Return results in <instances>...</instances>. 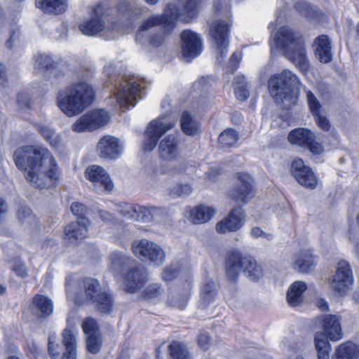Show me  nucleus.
Returning <instances> with one entry per match:
<instances>
[{"label":"nucleus","instance_id":"1","mask_svg":"<svg viewBox=\"0 0 359 359\" xmlns=\"http://www.w3.org/2000/svg\"><path fill=\"white\" fill-rule=\"evenodd\" d=\"M13 160L32 187L50 189L58 184L60 168L48 149L34 146L21 147L15 151Z\"/></svg>","mask_w":359,"mask_h":359},{"label":"nucleus","instance_id":"2","mask_svg":"<svg viewBox=\"0 0 359 359\" xmlns=\"http://www.w3.org/2000/svg\"><path fill=\"white\" fill-rule=\"evenodd\" d=\"M201 0H180L179 8L168 4L163 15H153L144 20L138 29L136 39L141 41L145 32L150 29L161 26L158 34L150 36L149 42L155 46H161L165 38L175 27L177 18L189 22L198 15V8Z\"/></svg>","mask_w":359,"mask_h":359},{"label":"nucleus","instance_id":"3","mask_svg":"<svg viewBox=\"0 0 359 359\" xmlns=\"http://www.w3.org/2000/svg\"><path fill=\"white\" fill-rule=\"evenodd\" d=\"M271 49L280 48L285 57L294 63L304 74L310 69L305 42L302 35L288 27H282L273 36Z\"/></svg>","mask_w":359,"mask_h":359},{"label":"nucleus","instance_id":"4","mask_svg":"<svg viewBox=\"0 0 359 359\" xmlns=\"http://www.w3.org/2000/svg\"><path fill=\"white\" fill-rule=\"evenodd\" d=\"M57 100L60 110L71 117L80 114L93 103L95 91L89 83L79 81L60 90Z\"/></svg>","mask_w":359,"mask_h":359},{"label":"nucleus","instance_id":"5","mask_svg":"<svg viewBox=\"0 0 359 359\" xmlns=\"http://www.w3.org/2000/svg\"><path fill=\"white\" fill-rule=\"evenodd\" d=\"M299 86L298 77L288 69H284L280 73L272 75L268 81L270 95L277 103L286 109L296 104Z\"/></svg>","mask_w":359,"mask_h":359},{"label":"nucleus","instance_id":"6","mask_svg":"<svg viewBox=\"0 0 359 359\" xmlns=\"http://www.w3.org/2000/svg\"><path fill=\"white\" fill-rule=\"evenodd\" d=\"M227 278L236 281L243 272L251 280H258L264 276L262 267L251 256L243 255L239 250H231L225 259Z\"/></svg>","mask_w":359,"mask_h":359},{"label":"nucleus","instance_id":"7","mask_svg":"<svg viewBox=\"0 0 359 359\" xmlns=\"http://www.w3.org/2000/svg\"><path fill=\"white\" fill-rule=\"evenodd\" d=\"M65 284L67 298L79 305L93 303L103 293L99 282L94 278L76 280L69 276Z\"/></svg>","mask_w":359,"mask_h":359},{"label":"nucleus","instance_id":"8","mask_svg":"<svg viewBox=\"0 0 359 359\" xmlns=\"http://www.w3.org/2000/svg\"><path fill=\"white\" fill-rule=\"evenodd\" d=\"M159 158L172 163L165 170V172L175 175L182 174L187 170V163L180 161L181 152L180 140L175 134L165 136L158 145Z\"/></svg>","mask_w":359,"mask_h":359},{"label":"nucleus","instance_id":"9","mask_svg":"<svg viewBox=\"0 0 359 359\" xmlns=\"http://www.w3.org/2000/svg\"><path fill=\"white\" fill-rule=\"evenodd\" d=\"M105 15H108V13L104 7L101 4L97 5L93 9L91 18L79 25L80 32L89 36H94L102 33V35L107 39L116 37L120 32L118 25L116 22H109L105 25L102 20V16Z\"/></svg>","mask_w":359,"mask_h":359},{"label":"nucleus","instance_id":"10","mask_svg":"<svg viewBox=\"0 0 359 359\" xmlns=\"http://www.w3.org/2000/svg\"><path fill=\"white\" fill-rule=\"evenodd\" d=\"M132 250L142 262L156 266L163 265L165 261L164 249L156 243L147 239L135 241L132 244Z\"/></svg>","mask_w":359,"mask_h":359},{"label":"nucleus","instance_id":"11","mask_svg":"<svg viewBox=\"0 0 359 359\" xmlns=\"http://www.w3.org/2000/svg\"><path fill=\"white\" fill-rule=\"evenodd\" d=\"M144 81L136 79H122L116 87L114 94L116 103L121 107L135 106L138 98H141Z\"/></svg>","mask_w":359,"mask_h":359},{"label":"nucleus","instance_id":"12","mask_svg":"<svg viewBox=\"0 0 359 359\" xmlns=\"http://www.w3.org/2000/svg\"><path fill=\"white\" fill-rule=\"evenodd\" d=\"M230 27V22L222 20H215L210 26V35L219 62H222L228 53Z\"/></svg>","mask_w":359,"mask_h":359},{"label":"nucleus","instance_id":"13","mask_svg":"<svg viewBox=\"0 0 359 359\" xmlns=\"http://www.w3.org/2000/svg\"><path fill=\"white\" fill-rule=\"evenodd\" d=\"M62 343L65 350L62 353V348L56 344V336L48 337V351L52 359H76V339L72 328L67 327L62 333Z\"/></svg>","mask_w":359,"mask_h":359},{"label":"nucleus","instance_id":"14","mask_svg":"<svg viewBox=\"0 0 359 359\" xmlns=\"http://www.w3.org/2000/svg\"><path fill=\"white\" fill-rule=\"evenodd\" d=\"M109 114L104 109L90 110L82 115L72 126L75 133L93 131L105 126L110 121Z\"/></svg>","mask_w":359,"mask_h":359},{"label":"nucleus","instance_id":"15","mask_svg":"<svg viewBox=\"0 0 359 359\" xmlns=\"http://www.w3.org/2000/svg\"><path fill=\"white\" fill-rule=\"evenodd\" d=\"M254 180L246 172H239L236 175V182L229 191V197L231 200L247 204L255 196Z\"/></svg>","mask_w":359,"mask_h":359},{"label":"nucleus","instance_id":"16","mask_svg":"<svg viewBox=\"0 0 359 359\" xmlns=\"http://www.w3.org/2000/svg\"><path fill=\"white\" fill-rule=\"evenodd\" d=\"M148 280L145 267L135 262L124 273L123 288L129 293H135Z\"/></svg>","mask_w":359,"mask_h":359},{"label":"nucleus","instance_id":"17","mask_svg":"<svg viewBox=\"0 0 359 359\" xmlns=\"http://www.w3.org/2000/svg\"><path fill=\"white\" fill-rule=\"evenodd\" d=\"M353 282V277L350 265L345 261L339 262L330 283L331 289L344 296L351 289Z\"/></svg>","mask_w":359,"mask_h":359},{"label":"nucleus","instance_id":"18","mask_svg":"<svg viewBox=\"0 0 359 359\" xmlns=\"http://www.w3.org/2000/svg\"><path fill=\"white\" fill-rule=\"evenodd\" d=\"M86 177L93 183L94 189L99 191L111 192L114 187L109 175L101 166L93 165L85 170Z\"/></svg>","mask_w":359,"mask_h":359},{"label":"nucleus","instance_id":"19","mask_svg":"<svg viewBox=\"0 0 359 359\" xmlns=\"http://www.w3.org/2000/svg\"><path fill=\"white\" fill-rule=\"evenodd\" d=\"M322 331L330 341H337L343 338L341 317L338 315L325 314L317 318Z\"/></svg>","mask_w":359,"mask_h":359},{"label":"nucleus","instance_id":"20","mask_svg":"<svg viewBox=\"0 0 359 359\" xmlns=\"http://www.w3.org/2000/svg\"><path fill=\"white\" fill-rule=\"evenodd\" d=\"M182 55L187 61L198 56L202 52L203 44L199 36L190 29L184 30L181 35Z\"/></svg>","mask_w":359,"mask_h":359},{"label":"nucleus","instance_id":"21","mask_svg":"<svg viewBox=\"0 0 359 359\" xmlns=\"http://www.w3.org/2000/svg\"><path fill=\"white\" fill-rule=\"evenodd\" d=\"M291 172L297 182L305 188L313 189L316 187L318 180L316 175L302 159L297 158L292 161Z\"/></svg>","mask_w":359,"mask_h":359},{"label":"nucleus","instance_id":"22","mask_svg":"<svg viewBox=\"0 0 359 359\" xmlns=\"http://www.w3.org/2000/svg\"><path fill=\"white\" fill-rule=\"evenodd\" d=\"M246 217L247 215L241 208H233L226 217L217 223L216 231L219 233L236 232L243 227Z\"/></svg>","mask_w":359,"mask_h":359},{"label":"nucleus","instance_id":"23","mask_svg":"<svg viewBox=\"0 0 359 359\" xmlns=\"http://www.w3.org/2000/svg\"><path fill=\"white\" fill-rule=\"evenodd\" d=\"M97 151L100 157L113 159L120 156L122 147L116 137L107 135L100 139L97 144Z\"/></svg>","mask_w":359,"mask_h":359},{"label":"nucleus","instance_id":"24","mask_svg":"<svg viewBox=\"0 0 359 359\" xmlns=\"http://www.w3.org/2000/svg\"><path fill=\"white\" fill-rule=\"evenodd\" d=\"M90 224L87 218L69 223L65 229L64 239L72 244L79 243L86 237Z\"/></svg>","mask_w":359,"mask_h":359},{"label":"nucleus","instance_id":"25","mask_svg":"<svg viewBox=\"0 0 359 359\" xmlns=\"http://www.w3.org/2000/svg\"><path fill=\"white\" fill-rule=\"evenodd\" d=\"M176 124V119L172 116H161L151 121L146 130V136L159 140L167 131L171 130Z\"/></svg>","mask_w":359,"mask_h":359},{"label":"nucleus","instance_id":"26","mask_svg":"<svg viewBox=\"0 0 359 359\" xmlns=\"http://www.w3.org/2000/svg\"><path fill=\"white\" fill-rule=\"evenodd\" d=\"M316 266L314 257L309 250H301L296 252L292 259V267L297 272L309 273Z\"/></svg>","mask_w":359,"mask_h":359},{"label":"nucleus","instance_id":"27","mask_svg":"<svg viewBox=\"0 0 359 359\" xmlns=\"http://www.w3.org/2000/svg\"><path fill=\"white\" fill-rule=\"evenodd\" d=\"M34 70L37 74H42L46 77L59 76L57 64L48 55L37 54L35 55Z\"/></svg>","mask_w":359,"mask_h":359},{"label":"nucleus","instance_id":"28","mask_svg":"<svg viewBox=\"0 0 359 359\" xmlns=\"http://www.w3.org/2000/svg\"><path fill=\"white\" fill-rule=\"evenodd\" d=\"M187 219L194 224H201L209 222L215 215L216 210L204 205L188 208Z\"/></svg>","mask_w":359,"mask_h":359},{"label":"nucleus","instance_id":"29","mask_svg":"<svg viewBox=\"0 0 359 359\" xmlns=\"http://www.w3.org/2000/svg\"><path fill=\"white\" fill-rule=\"evenodd\" d=\"M315 56L322 63L332 60V53L330 39L327 35H320L315 39L313 44Z\"/></svg>","mask_w":359,"mask_h":359},{"label":"nucleus","instance_id":"30","mask_svg":"<svg viewBox=\"0 0 359 359\" xmlns=\"http://www.w3.org/2000/svg\"><path fill=\"white\" fill-rule=\"evenodd\" d=\"M307 285L302 280L294 282L287 292V302L291 307H298L304 302V292Z\"/></svg>","mask_w":359,"mask_h":359},{"label":"nucleus","instance_id":"31","mask_svg":"<svg viewBox=\"0 0 359 359\" xmlns=\"http://www.w3.org/2000/svg\"><path fill=\"white\" fill-rule=\"evenodd\" d=\"M32 313L40 317L48 316L53 313V305L52 301L46 296L36 294L31 304Z\"/></svg>","mask_w":359,"mask_h":359},{"label":"nucleus","instance_id":"32","mask_svg":"<svg viewBox=\"0 0 359 359\" xmlns=\"http://www.w3.org/2000/svg\"><path fill=\"white\" fill-rule=\"evenodd\" d=\"M359 344L351 341L341 343L337 346L332 359H358Z\"/></svg>","mask_w":359,"mask_h":359},{"label":"nucleus","instance_id":"33","mask_svg":"<svg viewBox=\"0 0 359 359\" xmlns=\"http://www.w3.org/2000/svg\"><path fill=\"white\" fill-rule=\"evenodd\" d=\"M143 13L142 9L138 6L135 0H125L120 2L116 6V15L125 17L126 19L137 18Z\"/></svg>","mask_w":359,"mask_h":359},{"label":"nucleus","instance_id":"34","mask_svg":"<svg viewBox=\"0 0 359 359\" xmlns=\"http://www.w3.org/2000/svg\"><path fill=\"white\" fill-rule=\"evenodd\" d=\"M313 135L310 130L299 128L290 132L287 140L292 144L305 148L312 140Z\"/></svg>","mask_w":359,"mask_h":359},{"label":"nucleus","instance_id":"35","mask_svg":"<svg viewBox=\"0 0 359 359\" xmlns=\"http://www.w3.org/2000/svg\"><path fill=\"white\" fill-rule=\"evenodd\" d=\"M329 340L323 334L320 333V331L315 333L313 344L318 359H330L332 346Z\"/></svg>","mask_w":359,"mask_h":359},{"label":"nucleus","instance_id":"36","mask_svg":"<svg viewBox=\"0 0 359 359\" xmlns=\"http://www.w3.org/2000/svg\"><path fill=\"white\" fill-rule=\"evenodd\" d=\"M109 259L110 268L116 272H121L128 269L135 262L130 257L120 252L111 253Z\"/></svg>","mask_w":359,"mask_h":359},{"label":"nucleus","instance_id":"37","mask_svg":"<svg viewBox=\"0 0 359 359\" xmlns=\"http://www.w3.org/2000/svg\"><path fill=\"white\" fill-rule=\"evenodd\" d=\"M36 6L46 13L60 14L66 11V0H36Z\"/></svg>","mask_w":359,"mask_h":359},{"label":"nucleus","instance_id":"38","mask_svg":"<svg viewBox=\"0 0 359 359\" xmlns=\"http://www.w3.org/2000/svg\"><path fill=\"white\" fill-rule=\"evenodd\" d=\"M182 131L187 135H196L201 131L198 121L187 111H184L180 118Z\"/></svg>","mask_w":359,"mask_h":359},{"label":"nucleus","instance_id":"39","mask_svg":"<svg viewBox=\"0 0 359 359\" xmlns=\"http://www.w3.org/2000/svg\"><path fill=\"white\" fill-rule=\"evenodd\" d=\"M165 212V210L162 208L138 205L137 221L142 220L146 222H151L163 216Z\"/></svg>","mask_w":359,"mask_h":359},{"label":"nucleus","instance_id":"40","mask_svg":"<svg viewBox=\"0 0 359 359\" xmlns=\"http://www.w3.org/2000/svg\"><path fill=\"white\" fill-rule=\"evenodd\" d=\"M217 296L216 285L212 280L204 283L201 290L200 306L206 309Z\"/></svg>","mask_w":359,"mask_h":359},{"label":"nucleus","instance_id":"41","mask_svg":"<svg viewBox=\"0 0 359 359\" xmlns=\"http://www.w3.org/2000/svg\"><path fill=\"white\" fill-rule=\"evenodd\" d=\"M168 349L170 359H192V356L182 343L172 341Z\"/></svg>","mask_w":359,"mask_h":359},{"label":"nucleus","instance_id":"42","mask_svg":"<svg viewBox=\"0 0 359 359\" xmlns=\"http://www.w3.org/2000/svg\"><path fill=\"white\" fill-rule=\"evenodd\" d=\"M238 133L233 129H226L219 136L218 142L223 148L233 147L238 141Z\"/></svg>","mask_w":359,"mask_h":359},{"label":"nucleus","instance_id":"43","mask_svg":"<svg viewBox=\"0 0 359 359\" xmlns=\"http://www.w3.org/2000/svg\"><path fill=\"white\" fill-rule=\"evenodd\" d=\"M138 204L119 203L116 205V210L121 215L137 221Z\"/></svg>","mask_w":359,"mask_h":359},{"label":"nucleus","instance_id":"44","mask_svg":"<svg viewBox=\"0 0 359 359\" xmlns=\"http://www.w3.org/2000/svg\"><path fill=\"white\" fill-rule=\"evenodd\" d=\"M93 304H95L99 311L102 313H107L111 311L113 299L110 294L103 292Z\"/></svg>","mask_w":359,"mask_h":359},{"label":"nucleus","instance_id":"45","mask_svg":"<svg viewBox=\"0 0 359 359\" xmlns=\"http://www.w3.org/2000/svg\"><path fill=\"white\" fill-rule=\"evenodd\" d=\"M39 130L53 147L56 148L62 142L61 135L55 133V131L48 126H41L39 127Z\"/></svg>","mask_w":359,"mask_h":359},{"label":"nucleus","instance_id":"46","mask_svg":"<svg viewBox=\"0 0 359 359\" xmlns=\"http://www.w3.org/2000/svg\"><path fill=\"white\" fill-rule=\"evenodd\" d=\"M189 292L184 294L173 293L168 297V304L173 307L184 309L188 302Z\"/></svg>","mask_w":359,"mask_h":359},{"label":"nucleus","instance_id":"47","mask_svg":"<svg viewBox=\"0 0 359 359\" xmlns=\"http://www.w3.org/2000/svg\"><path fill=\"white\" fill-rule=\"evenodd\" d=\"M102 339L100 334L88 336L86 339V347L88 351L93 354L98 353L102 346Z\"/></svg>","mask_w":359,"mask_h":359},{"label":"nucleus","instance_id":"48","mask_svg":"<svg viewBox=\"0 0 359 359\" xmlns=\"http://www.w3.org/2000/svg\"><path fill=\"white\" fill-rule=\"evenodd\" d=\"M81 327L83 332L88 336L100 334L97 323L91 317L83 319Z\"/></svg>","mask_w":359,"mask_h":359},{"label":"nucleus","instance_id":"49","mask_svg":"<svg viewBox=\"0 0 359 359\" xmlns=\"http://www.w3.org/2000/svg\"><path fill=\"white\" fill-rule=\"evenodd\" d=\"M193 191L191 186L189 184H179L174 186L170 191L173 197H187Z\"/></svg>","mask_w":359,"mask_h":359},{"label":"nucleus","instance_id":"50","mask_svg":"<svg viewBox=\"0 0 359 359\" xmlns=\"http://www.w3.org/2000/svg\"><path fill=\"white\" fill-rule=\"evenodd\" d=\"M163 292V288L157 283L149 284L143 291V297L147 299L157 298Z\"/></svg>","mask_w":359,"mask_h":359},{"label":"nucleus","instance_id":"51","mask_svg":"<svg viewBox=\"0 0 359 359\" xmlns=\"http://www.w3.org/2000/svg\"><path fill=\"white\" fill-rule=\"evenodd\" d=\"M11 269L20 278H26L28 276V269L25 264L18 257L13 259Z\"/></svg>","mask_w":359,"mask_h":359},{"label":"nucleus","instance_id":"52","mask_svg":"<svg viewBox=\"0 0 359 359\" xmlns=\"http://www.w3.org/2000/svg\"><path fill=\"white\" fill-rule=\"evenodd\" d=\"M306 94L308 105L313 115L321 113V104L314 94L310 90H306Z\"/></svg>","mask_w":359,"mask_h":359},{"label":"nucleus","instance_id":"53","mask_svg":"<svg viewBox=\"0 0 359 359\" xmlns=\"http://www.w3.org/2000/svg\"><path fill=\"white\" fill-rule=\"evenodd\" d=\"M180 269L177 264H171L164 269L162 278L165 281H171L178 276Z\"/></svg>","mask_w":359,"mask_h":359},{"label":"nucleus","instance_id":"54","mask_svg":"<svg viewBox=\"0 0 359 359\" xmlns=\"http://www.w3.org/2000/svg\"><path fill=\"white\" fill-rule=\"evenodd\" d=\"M194 107L197 110H203L208 108L211 105L210 97L205 93L195 98L193 102Z\"/></svg>","mask_w":359,"mask_h":359},{"label":"nucleus","instance_id":"55","mask_svg":"<svg viewBox=\"0 0 359 359\" xmlns=\"http://www.w3.org/2000/svg\"><path fill=\"white\" fill-rule=\"evenodd\" d=\"M71 211L78 217V220H81L82 218H86L85 215L88 212V209L83 203L74 202L72 204Z\"/></svg>","mask_w":359,"mask_h":359},{"label":"nucleus","instance_id":"56","mask_svg":"<svg viewBox=\"0 0 359 359\" xmlns=\"http://www.w3.org/2000/svg\"><path fill=\"white\" fill-rule=\"evenodd\" d=\"M305 148H307L314 155H319L324 151V148L321 143L316 140L315 135L312 137L311 142H309Z\"/></svg>","mask_w":359,"mask_h":359},{"label":"nucleus","instance_id":"57","mask_svg":"<svg viewBox=\"0 0 359 359\" xmlns=\"http://www.w3.org/2000/svg\"><path fill=\"white\" fill-rule=\"evenodd\" d=\"M198 346L203 350H208L211 345V338L207 333H201L198 337Z\"/></svg>","mask_w":359,"mask_h":359},{"label":"nucleus","instance_id":"58","mask_svg":"<svg viewBox=\"0 0 359 359\" xmlns=\"http://www.w3.org/2000/svg\"><path fill=\"white\" fill-rule=\"evenodd\" d=\"M316 118V123L319 128L325 131H328L330 128V123L328 119L321 115V113L313 115Z\"/></svg>","mask_w":359,"mask_h":359},{"label":"nucleus","instance_id":"59","mask_svg":"<svg viewBox=\"0 0 359 359\" xmlns=\"http://www.w3.org/2000/svg\"><path fill=\"white\" fill-rule=\"evenodd\" d=\"M235 95L239 100H245L249 96V91L246 86H236L234 88Z\"/></svg>","mask_w":359,"mask_h":359},{"label":"nucleus","instance_id":"60","mask_svg":"<svg viewBox=\"0 0 359 359\" xmlns=\"http://www.w3.org/2000/svg\"><path fill=\"white\" fill-rule=\"evenodd\" d=\"M158 141V140L154 137H147L145 135V140L142 146L143 149L146 151H151L156 147Z\"/></svg>","mask_w":359,"mask_h":359},{"label":"nucleus","instance_id":"61","mask_svg":"<svg viewBox=\"0 0 359 359\" xmlns=\"http://www.w3.org/2000/svg\"><path fill=\"white\" fill-rule=\"evenodd\" d=\"M250 235L253 238L263 237L268 240L271 239L273 237L271 233H267L264 232L262 229H261L259 227H257V226L253 227L251 229Z\"/></svg>","mask_w":359,"mask_h":359},{"label":"nucleus","instance_id":"62","mask_svg":"<svg viewBox=\"0 0 359 359\" xmlns=\"http://www.w3.org/2000/svg\"><path fill=\"white\" fill-rule=\"evenodd\" d=\"M17 100L20 106L25 107L29 105L30 97L27 93L22 92L18 95Z\"/></svg>","mask_w":359,"mask_h":359},{"label":"nucleus","instance_id":"63","mask_svg":"<svg viewBox=\"0 0 359 359\" xmlns=\"http://www.w3.org/2000/svg\"><path fill=\"white\" fill-rule=\"evenodd\" d=\"M18 34L16 32H13L9 39L7 40L6 43V46L8 49H12L15 43V42L18 41Z\"/></svg>","mask_w":359,"mask_h":359},{"label":"nucleus","instance_id":"64","mask_svg":"<svg viewBox=\"0 0 359 359\" xmlns=\"http://www.w3.org/2000/svg\"><path fill=\"white\" fill-rule=\"evenodd\" d=\"M100 218L104 222L111 223L114 221L112 215L107 211L100 210L98 212Z\"/></svg>","mask_w":359,"mask_h":359}]
</instances>
